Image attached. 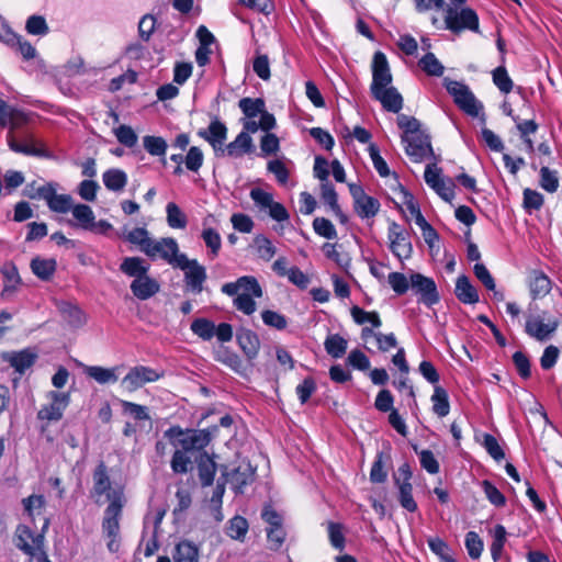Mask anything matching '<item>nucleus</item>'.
<instances>
[{
  "mask_svg": "<svg viewBox=\"0 0 562 562\" xmlns=\"http://www.w3.org/2000/svg\"><path fill=\"white\" fill-rule=\"evenodd\" d=\"M221 291L228 296H234V306L245 315L256 312L255 299H260L263 295L261 285L252 276H243L235 282L225 283Z\"/></svg>",
  "mask_w": 562,
  "mask_h": 562,
  "instance_id": "1",
  "label": "nucleus"
},
{
  "mask_svg": "<svg viewBox=\"0 0 562 562\" xmlns=\"http://www.w3.org/2000/svg\"><path fill=\"white\" fill-rule=\"evenodd\" d=\"M217 426L205 429L172 426L165 431V437L169 440L175 450L191 453L193 451H201L207 447L217 432Z\"/></svg>",
  "mask_w": 562,
  "mask_h": 562,
  "instance_id": "2",
  "label": "nucleus"
},
{
  "mask_svg": "<svg viewBox=\"0 0 562 562\" xmlns=\"http://www.w3.org/2000/svg\"><path fill=\"white\" fill-rule=\"evenodd\" d=\"M114 496H119L121 502H124V492L121 486H113L110 471L104 462H100L92 472V487L90 490V497L95 503H100L102 497L110 503L114 501Z\"/></svg>",
  "mask_w": 562,
  "mask_h": 562,
  "instance_id": "3",
  "label": "nucleus"
},
{
  "mask_svg": "<svg viewBox=\"0 0 562 562\" xmlns=\"http://www.w3.org/2000/svg\"><path fill=\"white\" fill-rule=\"evenodd\" d=\"M165 376V371L144 364L131 367L121 379L120 386L124 392L134 393L148 383L159 381Z\"/></svg>",
  "mask_w": 562,
  "mask_h": 562,
  "instance_id": "4",
  "label": "nucleus"
},
{
  "mask_svg": "<svg viewBox=\"0 0 562 562\" xmlns=\"http://www.w3.org/2000/svg\"><path fill=\"white\" fill-rule=\"evenodd\" d=\"M445 87L458 108L468 115L475 117L482 111V103L465 83L446 78Z\"/></svg>",
  "mask_w": 562,
  "mask_h": 562,
  "instance_id": "5",
  "label": "nucleus"
},
{
  "mask_svg": "<svg viewBox=\"0 0 562 562\" xmlns=\"http://www.w3.org/2000/svg\"><path fill=\"white\" fill-rule=\"evenodd\" d=\"M144 254L153 260L159 258L172 267H176L180 257L186 255L179 251L178 243L172 237L151 239L148 248L144 249Z\"/></svg>",
  "mask_w": 562,
  "mask_h": 562,
  "instance_id": "6",
  "label": "nucleus"
},
{
  "mask_svg": "<svg viewBox=\"0 0 562 562\" xmlns=\"http://www.w3.org/2000/svg\"><path fill=\"white\" fill-rule=\"evenodd\" d=\"M387 239L391 252L401 261L411 258L413 245L409 232L401 224L392 221L387 228Z\"/></svg>",
  "mask_w": 562,
  "mask_h": 562,
  "instance_id": "7",
  "label": "nucleus"
},
{
  "mask_svg": "<svg viewBox=\"0 0 562 562\" xmlns=\"http://www.w3.org/2000/svg\"><path fill=\"white\" fill-rule=\"evenodd\" d=\"M445 22L447 29L452 32H460L462 30H470L479 32V16L470 8H452L446 10Z\"/></svg>",
  "mask_w": 562,
  "mask_h": 562,
  "instance_id": "8",
  "label": "nucleus"
},
{
  "mask_svg": "<svg viewBox=\"0 0 562 562\" xmlns=\"http://www.w3.org/2000/svg\"><path fill=\"white\" fill-rule=\"evenodd\" d=\"M16 547L24 553L37 558L38 562H49L44 553V536L34 533L29 527L20 526L16 529Z\"/></svg>",
  "mask_w": 562,
  "mask_h": 562,
  "instance_id": "9",
  "label": "nucleus"
},
{
  "mask_svg": "<svg viewBox=\"0 0 562 562\" xmlns=\"http://www.w3.org/2000/svg\"><path fill=\"white\" fill-rule=\"evenodd\" d=\"M48 404L43 405L37 412L40 420L58 422L63 418L64 412L70 404V393L61 391H49L46 393Z\"/></svg>",
  "mask_w": 562,
  "mask_h": 562,
  "instance_id": "10",
  "label": "nucleus"
},
{
  "mask_svg": "<svg viewBox=\"0 0 562 562\" xmlns=\"http://www.w3.org/2000/svg\"><path fill=\"white\" fill-rule=\"evenodd\" d=\"M175 268L184 272V282L189 291L199 294L203 291V284L206 280L205 268L195 259H189L187 255L180 257V261Z\"/></svg>",
  "mask_w": 562,
  "mask_h": 562,
  "instance_id": "11",
  "label": "nucleus"
},
{
  "mask_svg": "<svg viewBox=\"0 0 562 562\" xmlns=\"http://www.w3.org/2000/svg\"><path fill=\"white\" fill-rule=\"evenodd\" d=\"M250 198L260 211H268L269 216L274 221L285 222L289 220V212L281 203L273 200L272 193L254 188L250 191Z\"/></svg>",
  "mask_w": 562,
  "mask_h": 562,
  "instance_id": "12",
  "label": "nucleus"
},
{
  "mask_svg": "<svg viewBox=\"0 0 562 562\" xmlns=\"http://www.w3.org/2000/svg\"><path fill=\"white\" fill-rule=\"evenodd\" d=\"M402 142L405 144V153L414 162H420L434 157L430 137L425 132L402 137Z\"/></svg>",
  "mask_w": 562,
  "mask_h": 562,
  "instance_id": "13",
  "label": "nucleus"
},
{
  "mask_svg": "<svg viewBox=\"0 0 562 562\" xmlns=\"http://www.w3.org/2000/svg\"><path fill=\"white\" fill-rule=\"evenodd\" d=\"M349 191L358 216L361 218H372L379 213L381 207L379 200L368 195L361 186L350 183Z\"/></svg>",
  "mask_w": 562,
  "mask_h": 562,
  "instance_id": "14",
  "label": "nucleus"
},
{
  "mask_svg": "<svg viewBox=\"0 0 562 562\" xmlns=\"http://www.w3.org/2000/svg\"><path fill=\"white\" fill-rule=\"evenodd\" d=\"M559 327L557 318L547 322L541 316L529 315L525 323V333L537 341H546L552 337Z\"/></svg>",
  "mask_w": 562,
  "mask_h": 562,
  "instance_id": "15",
  "label": "nucleus"
},
{
  "mask_svg": "<svg viewBox=\"0 0 562 562\" xmlns=\"http://www.w3.org/2000/svg\"><path fill=\"white\" fill-rule=\"evenodd\" d=\"M371 69H372V82L370 86L371 92L392 85L393 77L391 74L387 58L384 53H382V52L374 53Z\"/></svg>",
  "mask_w": 562,
  "mask_h": 562,
  "instance_id": "16",
  "label": "nucleus"
},
{
  "mask_svg": "<svg viewBox=\"0 0 562 562\" xmlns=\"http://www.w3.org/2000/svg\"><path fill=\"white\" fill-rule=\"evenodd\" d=\"M411 285L416 294L420 295L419 301L427 306H432L439 302V294L435 281L431 278L420 273L411 276Z\"/></svg>",
  "mask_w": 562,
  "mask_h": 562,
  "instance_id": "17",
  "label": "nucleus"
},
{
  "mask_svg": "<svg viewBox=\"0 0 562 562\" xmlns=\"http://www.w3.org/2000/svg\"><path fill=\"white\" fill-rule=\"evenodd\" d=\"M198 135L205 139L212 146L215 153H225L223 146L227 137V127L217 117L211 121L206 130H200Z\"/></svg>",
  "mask_w": 562,
  "mask_h": 562,
  "instance_id": "18",
  "label": "nucleus"
},
{
  "mask_svg": "<svg viewBox=\"0 0 562 562\" xmlns=\"http://www.w3.org/2000/svg\"><path fill=\"white\" fill-rule=\"evenodd\" d=\"M123 506L124 502H121L119 496H114V501L104 510L102 530L109 538H116L119 535Z\"/></svg>",
  "mask_w": 562,
  "mask_h": 562,
  "instance_id": "19",
  "label": "nucleus"
},
{
  "mask_svg": "<svg viewBox=\"0 0 562 562\" xmlns=\"http://www.w3.org/2000/svg\"><path fill=\"white\" fill-rule=\"evenodd\" d=\"M2 359L8 362L16 372L23 374L25 370L35 363L37 353L32 348H25L20 351L4 352L2 355Z\"/></svg>",
  "mask_w": 562,
  "mask_h": 562,
  "instance_id": "20",
  "label": "nucleus"
},
{
  "mask_svg": "<svg viewBox=\"0 0 562 562\" xmlns=\"http://www.w3.org/2000/svg\"><path fill=\"white\" fill-rule=\"evenodd\" d=\"M527 285L531 299L538 300L551 292L553 282L542 270H532L528 276Z\"/></svg>",
  "mask_w": 562,
  "mask_h": 562,
  "instance_id": "21",
  "label": "nucleus"
},
{
  "mask_svg": "<svg viewBox=\"0 0 562 562\" xmlns=\"http://www.w3.org/2000/svg\"><path fill=\"white\" fill-rule=\"evenodd\" d=\"M371 94L382 104L383 109L389 112L398 113L403 108V98L392 85L375 90L371 92Z\"/></svg>",
  "mask_w": 562,
  "mask_h": 562,
  "instance_id": "22",
  "label": "nucleus"
},
{
  "mask_svg": "<svg viewBox=\"0 0 562 562\" xmlns=\"http://www.w3.org/2000/svg\"><path fill=\"white\" fill-rule=\"evenodd\" d=\"M198 476L203 487L211 486L217 471L215 456L203 451L196 459Z\"/></svg>",
  "mask_w": 562,
  "mask_h": 562,
  "instance_id": "23",
  "label": "nucleus"
},
{
  "mask_svg": "<svg viewBox=\"0 0 562 562\" xmlns=\"http://www.w3.org/2000/svg\"><path fill=\"white\" fill-rule=\"evenodd\" d=\"M252 477L254 471L249 465H240L232 472H228L226 467H222V479L229 482L237 493H243L244 487L252 481Z\"/></svg>",
  "mask_w": 562,
  "mask_h": 562,
  "instance_id": "24",
  "label": "nucleus"
},
{
  "mask_svg": "<svg viewBox=\"0 0 562 562\" xmlns=\"http://www.w3.org/2000/svg\"><path fill=\"white\" fill-rule=\"evenodd\" d=\"M130 288L135 297L145 301L159 292L160 284L147 273L138 279H134Z\"/></svg>",
  "mask_w": 562,
  "mask_h": 562,
  "instance_id": "25",
  "label": "nucleus"
},
{
  "mask_svg": "<svg viewBox=\"0 0 562 562\" xmlns=\"http://www.w3.org/2000/svg\"><path fill=\"white\" fill-rule=\"evenodd\" d=\"M8 145L13 151L29 156H44L45 154L43 145L32 136H27L24 139H18L10 132L8 134Z\"/></svg>",
  "mask_w": 562,
  "mask_h": 562,
  "instance_id": "26",
  "label": "nucleus"
},
{
  "mask_svg": "<svg viewBox=\"0 0 562 562\" xmlns=\"http://www.w3.org/2000/svg\"><path fill=\"white\" fill-rule=\"evenodd\" d=\"M83 373L99 384H111L119 380L120 367L104 368L101 366H83Z\"/></svg>",
  "mask_w": 562,
  "mask_h": 562,
  "instance_id": "27",
  "label": "nucleus"
},
{
  "mask_svg": "<svg viewBox=\"0 0 562 562\" xmlns=\"http://www.w3.org/2000/svg\"><path fill=\"white\" fill-rule=\"evenodd\" d=\"M149 263L140 257H125L121 265L120 270L127 277L138 279L149 271Z\"/></svg>",
  "mask_w": 562,
  "mask_h": 562,
  "instance_id": "28",
  "label": "nucleus"
},
{
  "mask_svg": "<svg viewBox=\"0 0 562 562\" xmlns=\"http://www.w3.org/2000/svg\"><path fill=\"white\" fill-rule=\"evenodd\" d=\"M32 272L42 281H48L53 278L57 262L54 258H33L30 263Z\"/></svg>",
  "mask_w": 562,
  "mask_h": 562,
  "instance_id": "29",
  "label": "nucleus"
},
{
  "mask_svg": "<svg viewBox=\"0 0 562 562\" xmlns=\"http://www.w3.org/2000/svg\"><path fill=\"white\" fill-rule=\"evenodd\" d=\"M102 181L108 190L120 192L127 184V175L122 169L111 168L103 172Z\"/></svg>",
  "mask_w": 562,
  "mask_h": 562,
  "instance_id": "30",
  "label": "nucleus"
},
{
  "mask_svg": "<svg viewBox=\"0 0 562 562\" xmlns=\"http://www.w3.org/2000/svg\"><path fill=\"white\" fill-rule=\"evenodd\" d=\"M456 295L464 304L479 302V294L465 276H460L456 282Z\"/></svg>",
  "mask_w": 562,
  "mask_h": 562,
  "instance_id": "31",
  "label": "nucleus"
},
{
  "mask_svg": "<svg viewBox=\"0 0 562 562\" xmlns=\"http://www.w3.org/2000/svg\"><path fill=\"white\" fill-rule=\"evenodd\" d=\"M74 218L77 221L76 225L85 231H89L94 226V213L87 204H76L71 211Z\"/></svg>",
  "mask_w": 562,
  "mask_h": 562,
  "instance_id": "32",
  "label": "nucleus"
},
{
  "mask_svg": "<svg viewBox=\"0 0 562 562\" xmlns=\"http://www.w3.org/2000/svg\"><path fill=\"white\" fill-rule=\"evenodd\" d=\"M252 149V139L247 132H240L234 142L226 146L228 156L237 157L243 154L250 153Z\"/></svg>",
  "mask_w": 562,
  "mask_h": 562,
  "instance_id": "33",
  "label": "nucleus"
},
{
  "mask_svg": "<svg viewBox=\"0 0 562 562\" xmlns=\"http://www.w3.org/2000/svg\"><path fill=\"white\" fill-rule=\"evenodd\" d=\"M1 272L4 277V286L1 294L5 296L16 291L18 286L21 284V278L18 268L10 262L3 265Z\"/></svg>",
  "mask_w": 562,
  "mask_h": 562,
  "instance_id": "34",
  "label": "nucleus"
},
{
  "mask_svg": "<svg viewBox=\"0 0 562 562\" xmlns=\"http://www.w3.org/2000/svg\"><path fill=\"white\" fill-rule=\"evenodd\" d=\"M175 562H198L199 561V550L198 548L190 541H181L176 547V552L173 554Z\"/></svg>",
  "mask_w": 562,
  "mask_h": 562,
  "instance_id": "35",
  "label": "nucleus"
},
{
  "mask_svg": "<svg viewBox=\"0 0 562 562\" xmlns=\"http://www.w3.org/2000/svg\"><path fill=\"white\" fill-rule=\"evenodd\" d=\"M398 485V502L403 508L406 510L414 513L417 510L418 506L413 497V485L409 481L398 482L395 480Z\"/></svg>",
  "mask_w": 562,
  "mask_h": 562,
  "instance_id": "36",
  "label": "nucleus"
},
{
  "mask_svg": "<svg viewBox=\"0 0 562 562\" xmlns=\"http://www.w3.org/2000/svg\"><path fill=\"white\" fill-rule=\"evenodd\" d=\"M432 411L439 417H445L450 412V404L448 393L445 389L439 385L435 386L434 394L431 396Z\"/></svg>",
  "mask_w": 562,
  "mask_h": 562,
  "instance_id": "37",
  "label": "nucleus"
},
{
  "mask_svg": "<svg viewBox=\"0 0 562 562\" xmlns=\"http://www.w3.org/2000/svg\"><path fill=\"white\" fill-rule=\"evenodd\" d=\"M326 352L333 358H341L347 350L348 341L338 334L327 336L324 341Z\"/></svg>",
  "mask_w": 562,
  "mask_h": 562,
  "instance_id": "38",
  "label": "nucleus"
},
{
  "mask_svg": "<svg viewBox=\"0 0 562 562\" xmlns=\"http://www.w3.org/2000/svg\"><path fill=\"white\" fill-rule=\"evenodd\" d=\"M252 246L255 248V251H256V255L258 256V258H260L265 261H270L277 252L276 246L265 235L256 236L254 238Z\"/></svg>",
  "mask_w": 562,
  "mask_h": 562,
  "instance_id": "39",
  "label": "nucleus"
},
{
  "mask_svg": "<svg viewBox=\"0 0 562 562\" xmlns=\"http://www.w3.org/2000/svg\"><path fill=\"white\" fill-rule=\"evenodd\" d=\"M4 42L12 46H18V50L24 59H32L36 56V49L32 46V44L22 40L11 30L7 31V37L4 38Z\"/></svg>",
  "mask_w": 562,
  "mask_h": 562,
  "instance_id": "40",
  "label": "nucleus"
},
{
  "mask_svg": "<svg viewBox=\"0 0 562 562\" xmlns=\"http://www.w3.org/2000/svg\"><path fill=\"white\" fill-rule=\"evenodd\" d=\"M167 223L169 227L183 229L188 224V220L182 210L175 203L169 202L166 205Z\"/></svg>",
  "mask_w": 562,
  "mask_h": 562,
  "instance_id": "41",
  "label": "nucleus"
},
{
  "mask_svg": "<svg viewBox=\"0 0 562 562\" xmlns=\"http://www.w3.org/2000/svg\"><path fill=\"white\" fill-rule=\"evenodd\" d=\"M201 237L209 248V256L214 259L218 256V252L222 247V238L218 232L213 229L212 227H204L201 234Z\"/></svg>",
  "mask_w": 562,
  "mask_h": 562,
  "instance_id": "42",
  "label": "nucleus"
},
{
  "mask_svg": "<svg viewBox=\"0 0 562 562\" xmlns=\"http://www.w3.org/2000/svg\"><path fill=\"white\" fill-rule=\"evenodd\" d=\"M194 335L207 341L215 336V325L207 318H195L190 326Z\"/></svg>",
  "mask_w": 562,
  "mask_h": 562,
  "instance_id": "43",
  "label": "nucleus"
},
{
  "mask_svg": "<svg viewBox=\"0 0 562 562\" xmlns=\"http://www.w3.org/2000/svg\"><path fill=\"white\" fill-rule=\"evenodd\" d=\"M238 106L247 119H255L266 109L263 99L243 98Z\"/></svg>",
  "mask_w": 562,
  "mask_h": 562,
  "instance_id": "44",
  "label": "nucleus"
},
{
  "mask_svg": "<svg viewBox=\"0 0 562 562\" xmlns=\"http://www.w3.org/2000/svg\"><path fill=\"white\" fill-rule=\"evenodd\" d=\"M352 319L358 325H363L366 323H370L373 327H380L382 325L380 315L378 312H367L359 306H353L350 310Z\"/></svg>",
  "mask_w": 562,
  "mask_h": 562,
  "instance_id": "45",
  "label": "nucleus"
},
{
  "mask_svg": "<svg viewBox=\"0 0 562 562\" xmlns=\"http://www.w3.org/2000/svg\"><path fill=\"white\" fill-rule=\"evenodd\" d=\"M121 405L123 414L128 415L134 420H150V415L147 406L128 401H122Z\"/></svg>",
  "mask_w": 562,
  "mask_h": 562,
  "instance_id": "46",
  "label": "nucleus"
},
{
  "mask_svg": "<svg viewBox=\"0 0 562 562\" xmlns=\"http://www.w3.org/2000/svg\"><path fill=\"white\" fill-rule=\"evenodd\" d=\"M191 464H192V459H191L190 453L184 452V451L175 450L171 461H170V467H171V470L173 471V473L186 474L189 471Z\"/></svg>",
  "mask_w": 562,
  "mask_h": 562,
  "instance_id": "47",
  "label": "nucleus"
},
{
  "mask_svg": "<svg viewBox=\"0 0 562 562\" xmlns=\"http://www.w3.org/2000/svg\"><path fill=\"white\" fill-rule=\"evenodd\" d=\"M493 82L501 92L507 94L513 90L514 82L510 79L507 69L504 66H498L492 72Z\"/></svg>",
  "mask_w": 562,
  "mask_h": 562,
  "instance_id": "48",
  "label": "nucleus"
},
{
  "mask_svg": "<svg viewBox=\"0 0 562 562\" xmlns=\"http://www.w3.org/2000/svg\"><path fill=\"white\" fill-rule=\"evenodd\" d=\"M248 531V522L241 516L233 517L227 526L226 533L235 540H243Z\"/></svg>",
  "mask_w": 562,
  "mask_h": 562,
  "instance_id": "49",
  "label": "nucleus"
},
{
  "mask_svg": "<svg viewBox=\"0 0 562 562\" xmlns=\"http://www.w3.org/2000/svg\"><path fill=\"white\" fill-rule=\"evenodd\" d=\"M420 68L429 76L439 77L443 74L445 67L432 53H427L419 60Z\"/></svg>",
  "mask_w": 562,
  "mask_h": 562,
  "instance_id": "50",
  "label": "nucleus"
},
{
  "mask_svg": "<svg viewBox=\"0 0 562 562\" xmlns=\"http://www.w3.org/2000/svg\"><path fill=\"white\" fill-rule=\"evenodd\" d=\"M144 148L153 156H165L167 150V142L160 136H144Z\"/></svg>",
  "mask_w": 562,
  "mask_h": 562,
  "instance_id": "51",
  "label": "nucleus"
},
{
  "mask_svg": "<svg viewBox=\"0 0 562 562\" xmlns=\"http://www.w3.org/2000/svg\"><path fill=\"white\" fill-rule=\"evenodd\" d=\"M46 504L45 497L43 495H31L26 498L22 499V505L24 512L29 517L34 518L35 515H40L44 509Z\"/></svg>",
  "mask_w": 562,
  "mask_h": 562,
  "instance_id": "52",
  "label": "nucleus"
},
{
  "mask_svg": "<svg viewBox=\"0 0 562 562\" xmlns=\"http://www.w3.org/2000/svg\"><path fill=\"white\" fill-rule=\"evenodd\" d=\"M483 492L490 503L496 507H503L506 504L505 495L490 481L484 480L481 483Z\"/></svg>",
  "mask_w": 562,
  "mask_h": 562,
  "instance_id": "53",
  "label": "nucleus"
},
{
  "mask_svg": "<svg viewBox=\"0 0 562 562\" xmlns=\"http://www.w3.org/2000/svg\"><path fill=\"white\" fill-rule=\"evenodd\" d=\"M125 239L133 245H137L142 252H144L145 248H148V245L151 241L148 231L144 227H136L132 229L127 233Z\"/></svg>",
  "mask_w": 562,
  "mask_h": 562,
  "instance_id": "54",
  "label": "nucleus"
},
{
  "mask_svg": "<svg viewBox=\"0 0 562 562\" xmlns=\"http://www.w3.org/2000/svg\"><path fill=\"white\" fill-rule=\"evenodd\" d=\"M314 232L324 238L335 239L337 237V231L334 224L325 217H315L313 221Z\"/></svg>",
  "mask_w": 562,
  "mask_h": 562,
  "instance_id": "55",
  "label": "nucleus"
},
{
  "mask_svg": "<svg viewBox=\"0 0 562 562\" xmlns=\"http://www.w3.org/2000/svg\"><path fill=\"white\" fill-rule=\"evenodd\" d=\"M397 125L404 132L402 137H408L411 135H417V133H423V131H420L419 121L414 116L400 114L397 116Z\"/></svg>",
  "mask_w": 562,
  "mask_h": 562,
  "instance_id": "56",
  "label": "nucleus"
},
{
  "mask_svg": "<svg viewBox=\"0 0 562 562\" xmlns=\"http://www.w3.org/2000/svg\"><path fill=\"white\" fill-rule=\"evenodd\" d=\"M261 318L266 326L278 330H283L288 326L286 317L276 311L265 310L261 313Z\"/></svg>",
  "mask_w": 562,
  "mask_h": 562,
  "instance_id": "57",
  "label": "nucleus"
},
{
  "mask_svg": "<svg viewBox=\"0 0 562 562\" xmlns=\"http://www.w3.org/2000/svg\"><path fill=\"white\" fill-rule=\"evenodd\" d=\"M482 445L495 461L499 462L505 458L504 450L493 435L484 434Z\"/></svg>",
  "mask_w": 562,
  "mask_h": 562,
  "instance_id": "58",
  "label": "nucleus"
},
{
  "mask_svg": "<svg viewBox=\"0 0 562 562\" xmlns=\"http://www.w3.org/2000/svg\"><path fill=\"white\" fill-rule=\"evenodd\" d=\"M238 342L248 357L251 358L257 355L259 341L257 336L250 330L238 336Z\"/></svg>",
  "mask_w": 562,
  "mask_h": 562,
  "instance_id": "59",
  "label": "nucleus"
},
{
  "mask_svg": "<svg viewBox=\"0 0 562 562\" xmlns=\"http://www.w3.org/2000/svg\"><path fill=\"white\" fill-rule=\"evenodd\" d=\"M540 184L546 191L553 193L559 188V179L557 171L550 170L548 167L540 169Z\"/></svg>",
  "mask_w": 562,
  "mask_h": 562,
  "instance_id": "60",
  "label": "nucleus"
},
{
  "mask_svg": "<svg viewBox=\"0 0 562 562\" xmlns=\"http://www.w3.org/2000/svg\"><path fill=\"white\" fill-rule=\"evenodd\" d=\"M48 207L57 213H67L72 209V198L68 194H56L52 198Z\"/></svg>",
  "mask_w": 562,
  "mask_h": 562,
  "instance_id": "61",
  "label": "nucleus"
},
{
  "mask_svg": "<svg viewBox=\"0 0 562 562\" xmlns=\"http://www.w3.org/2000/svg\"><path fill=\"white\" fill-rule=\"evenodd\" d=\"M543 204V195L531 189L524 190V207L528 213L540 210Z\"/></svg>",
  "mask_w": 562,
  "mask_h": 562,
  "instance_id": "62",
  "label": "nucleus"
},
{
  "mask_svg": "<svg viewBox=\"0 0 562 562\" xmlns=\"http://www.w3.org/2000/svg\"><path fill=\"white\" fill-rule=\"evenodd\" d=\"M203 159L202 150L196 146H192L184 157L187 169L193 172H198L203 165Z\"/></svg>",
  "mask_w": 562,
  "mask_h": 562,
  "instance_id": "63",
  "label": "nucleus"
},
{
  "mask_svg": "<svg viewBox=\"0 0 562 562\" xmlns=\"http://www.w3.org/2000/svg\"><path fill=\"white\" fill-rule=\"evenodd\" d=\"M25 29L29 34L32 35H46L48 33V26L45 19L41 15H32L27 19Z\"/></svg>",
  "mask_w": 562,
  "mask_h": 562,
  "instance_id": "64",
  "label": "nucleus"
}]
</instances>
